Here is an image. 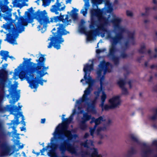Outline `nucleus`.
Instances as JSON below:
<instances>
[{
    "label": "nucleus",
    "mask_w": 157,
    "mask_h": 157,
    "mask_svg": "<svg viewBox=\"0 0 157 157\" xmlns=\"http://www.w3.org/2000/svg\"><path fill=\"white\" fill-rule=\"evenodd\" d=\"M91 25L90 26L91 30L87 32L86 41L93 40L96 39V37L93 38V31L100 34L102 37L106 36L107 39H110L111 45L110 46L109 56L114 62L115 64L118 63L119 58L114 56L117 50L116 46L117 44L121 43L123 39L122 33L128 32L125 27L122 26L121 23L122 21L121 18L118 17H114L111 21L113 28V32L114 34V36H112L111 33L107 31V26L109 23V19L110 16L109 15L107 17L102 13L100 9H92L90 11Z\"/></svg>",
    "instance_id": "obj_1"
},
{
    "label": "nucleus",
    "mask_w": 157,
    "mask_h": 157,
    "mask_svg": "<svg viewBox=\"0 0 157 157\" xmlns=\"http://www.w3.org/2000/svg\"><path fill=\"white\" fill-rule=\"evenodd\" d=\"M16 13V12H15L13 14L15 16L14 20H13L11 17L12 16L11 13H8L7 15H4L3 17V18L5 20L10 21L9 23L7 22L3 25V28L9 32L6 34V37L4 41H7L13 44H17L15 39L18 36V33H21L24 31L25 27L22 25L26 26L29 23V8L25 12V17L21 16L19 18Z\"/></svg>",
    "instance_id": "obj_2"
},
{
    "label": "nucleus",
    "mask_w": 157,
    "mask_h": 157,
    "mask_svg": "<svg viewBox=\"0 0 157 157\" xmlns=\"http://www.w3.org/2000/svg\"><path fill=\"white\" fill-rule=\"evenodd\" d=\"M39 59L36 60L37 63L30 62V87L32 89H34V92L36 90L38 86L36 83L34 84V82L36 78V77L34 78V74L35 75L36 74L37 76L43 77L48 74L46 71L48 69V67L45 66L46 60L45 55L40 53L39 54Z\"/></svg>",
    "instance_id": "obj_3"
},
{
    "label": "nucleus",
    "mask_w": 157,
    "mask_h": 157,
    "mask_svg": "<svg viewBox=\"0 0 157 157\" xmlns=\"http://www.w3.org/2000/svg\"><path fill=\"white\" fill-rule=\"evenodd\" d=\"M60 17L57 16L49 18L45 10L40 11L38 10L36 11L32 7L30 8V19H36L37 21L40 24L37 28L42 33L46 30L47 24L51 22H57L60 20Z\"/></svg>",
    "instance_id": "obj_4"
},
{
    "label": "nucleus",
    "mask_w": 157,
    "mask_h": 157,
    "mask_svg": "<svg viewBox=\"0 0 157 157\" xmlns=\"http://www.w3.org/2000/svg\"><path fill=\"white\" fill-rule=\"evenodd\" d=\"M72 120L73 117L72 116H71L69 118L66 119L64 122L59 124L56 127L53 134V137L51 140L52 147L53 145L52 143L54 141L65 140L66 138L68 140L73 139L75 140L78 138L77 135L75 134L72 136L70 131L66 130L67 128V124H70Z\"/></svg>",
    "instance_id": "obj_5"
},
{
    "label": "nucleus",
    "mask_w": 157,
    "mask_h": 157,
    "mask_svg": "<svg viewBox=\"0 0 157 157\" xmlns=\"http://www.w3.org/2000/svg\"><path fill=\"white\" fill-rule=\"evenodd\" d=\"M112 67V65L109 63L107 62L106 63L105 61H103L101 62L99 65L97 71V78L100 81L101 86L100 88H98V91L96 92H99V94L101 91L102 92V95L101 97V104L100 105V106H103L104 105L105 101L107 98L106 95L104 91V84L103 81L105 79L104 75L107 72H110L111 71V70H108V68Z\"/></svg>",
    "instance_id": "obj_6"
},
{
    "label": "nucleus",
    "mask_w": 157,
    "mask_h": 157,
    "mask_svg": "<svg viewBox=\"0 0 157 157\" xmlns=\"http://www.w3.org/2000/svg\"><path fill=\"white\" fill-rule=\"evenodd\" d=\"M56 26H58L57 28V31L56 33H54L53 35L48 39L51 42L48 46V48H51L52 46V43H54V47L57 49L60 48V44L64 41L63 39L62 38L63 35H67L69 33V32L66 31L65 29V26L63 24L56 25Z\"/></svg>",
    "instance_id": "obj_7"
},
{
    "label": "nucleus",
    "mask_w": 157,
    "mask_h": 157,
    "mask_svg": "<svg viewBox=\"0 0 157 157\" xmlns=\"http://www.w3.org/2000/svg\"><path fill=\"white\" fill-rule=\"evenodd\" d=\"M23 59L22 63L15 69L14 75H18L21 80L26 79L29 84V59L27 60L25 58Z\"/></svg>",
    "instance_id": "obj_8"
},
{
    "label": "nucleus",
    "mask_w": 157,
    "mask_h": 157,
    "mask_svg": "<svg viewBox=\"0 0 157 157\" xmlns=\"http://www.w3.org/2000/svg\"><path fill=\"white\" fill-rule=\"evenodd\" d=\"M6 134L3 129L1 122H0V157H4L9 153L10 149L8 145L5 140Z\"/></svg>",
    "instance_id": "obj_9"
},
{
    "label": "nucleus",
    "mask_w": 157,
    "mask_h": 157,
    "mask_svg": "<svg viewBox=\"0 0 157 157\" xmlns=\"http://www.w3.org/2000/svg\"><path fill=\"white\" fill-rule=\"evenodd\" d=\"M86 83H83V85L88 84L89 86L84 91V94L83 95L82 98L79 100H77L76 101V104L75 105V108L77 107L78 110L80 109V105L81 104L84 102L87 103L89 101V99L87 97V95H89L91 90H93L92 87L93 86L94 82L95 80L88 81V82L86 81Z\"/></svg>",
    "instance_id": "obj_10"
},
{
    "label": "nucleus",
    "mask_w": 157,
    "mask_h": 157,
    "mask_svg": "<svg viewBox=\"0 0 157 157\" xmlns=\"http://www.w3.org/2000/svg\"><path fill=\"white\" fill-rule=\"evenodd\" d=\"M91 63L90 64H86L84 65L83 71L85 73V75L84 76V79L81 80V82H82L84 80L87 81L94 80L92 79L91 77L90 76V74L91 71L93 70V61L91 60Z\"/></svg>",
    "instance_id": "obj_11"
},
{
    "label": "nucleus",
    "mask_w": 157,
    "mask_h": 157,
    "mask_svg": "<svg viewBox=\"0 0 157 157\" xmlns=\"http://www.w3.org/2000/svg\"><path fill=\"white\" fill-rule=\"evenodd\" d=\"M19 115L18 113L17 114L13 113H12L14 115V120L11 121L10 123L8 124L9 125H11L12 124L15 125V124L18 125L21 122L24 125H25V122L24 121L25 119L24 116L22 114V112H19Z\"/></svg>",
    "instance_id": "obj_12"
},
{
    "label": "nucleus",
    "mask_w": 157,
    "mask_h": 157,
    "mask_svg": "<svg viewBox=\"0 0 157 157\" xmlns=\"http://www.w3.org/2000/svg\"><path fill=\"white\" fill-rule=\"evenodd\" d=\"M94 94L96 96L94 99L91 103L87 104L88 106L87 111L90 112L93 114H95L97 113V111L95 106L96 102V101L99 97V92H95Z\"/></svg>",
    "instance_id": "obj_13"
},
{
    "label": "nucleus",
    "mask_w": 157,
    "mask_h": 157,
    "mask_svg": "<svg viewBox=\"0 0 157 157\" xmlns=\"http://www.w3.org/2000/svg\"><path fill=\"white\" fill-rule=\"evenodd\" d=\"M65 8V5L62 2L60 3L56 2L54 5L52 6L50 10L52 12L55 13L56 14L58 15L59 14L58 11H63L64 10Z\"/></svg>",
    "instance_id": "obj_14"
},
{
    "label": "nucleus",
    "mask_w": 157,
    "mask_h": 157,
    "mask_svg": "<svg viewBox=\"0 0 157 157\" xmlns=\"http://www.w3.org/2000/svg\"><path fill=\"white\" fill-rule=\"evenodd\" d=\"M16 89V87H15L14 85H12L9 91L10 92V94L11 96V97L12 98V100H10V103L11 104H14L16 101H18L19 98V96H18L16 98V93L15 92V89Z\"/></svg>",
    "instance_id": "obj_15"
},
{
    "label": "nucleus",
    "mask_w": 157,
    "mask_h": 157,
    "mask_svg": "<svg viewBox=\"0 0 157 157\" xmlns=\"http://www.w3.org/2000/svg\"><path fill=\"white\" fill-rule=\"evenodd\" d=\"M109 102L114 109L119 107L121 105V101L119 97L116 96L110 99Z\"/></svg>",
    "instance_id": "obj_16"
},
{
    "label": "nucleus",
    "mask_w": 157,
    "mask_h": 157,
    "mask_svg": "<svg viewBox=\"0 0 157 157\" xmlns=\"http://www.w3.org/2000/svg\"><path fill=\"white\" fill-rule=\"evenodd\" d=\"M2 102L0 104V112H4L6 111H10L11 112H13L17 109V107L11 105H7L6 107H3L2 105Z\"/></svg>",
    "instance_id": "obj_17"
},
{
    "label": "nucleus",
    "mask_w": 157,
    "mask_h": 157,
    "mask_svg": "<svg viewBox=\"0 0 157 157\" xmlns=\"http://www.w3.org/2000/svg\"><path fill=\"white\" fill-rule=\"evenodd\" d=\"M66 149L68 151L72 154H76V149L70 145L66 147L65 144H62L59 147L60 150L62 152L65 151Z\"/></svg>",
    "instance_id": "obj_18"
},
{
    "label": "nucleus",
    "mask_w": 157,
    "mask_h": 157,
    "mask_svg": "<svg viewBox=\"0 0 157 157\" xmlns=\"http://www.w3.org/2000/svg\"><path fill=\"white\" fill-rule=\"evenodd\" d=\"M117 84L122 89V94L126 95H128V92L127 89L124 86V85L125 84V81L122 79H120L118 81Z\"/></svg>",
    "instance_id": "obj_19"
},
{
    "label": "nucleus",
    "mask_w": 157,
    "mask_h": 157,
    "mask_svg": "<svg viewBox=\"0 0 157 157\" xmlns=\"http://www.w3.org/2000/svg\"><path fill=\"white\" fill-rule=\"evenodd\" d=\"M85 4L84 8L81 11V13L84 16H86L87 13V10L89 9L90 5L89 0H84Z\"/></svg>",
    "instance_id": "obj_20"
},
{
    "label": "nucleus",
    "mask_w": 157,
    "mask_h": 157,
    "mask_svg": "<svg viewBox=\"0 0 157 157\" xmlns=\"http://www.w3.org/2000/svg\"><path fill=\"white\" fill-rule=\"evenodd\" d=\"M143 147L142 148L141 155L142 157H147L148 153L150 152V150L148 148V146L145 143H143Z\"/></svg>",
    "instance_id": "obj_21"
},
{
    "label": "nucleus",
    "mask_w": 157,
    "mask_h": 157,
    "mask_svg": "<svg viewBox=\"0 0 157 157\" xmlns=\"http://www.w3.org/2000/svg\"><path fill=\"white\" fill-rule=\"evenodd\" d=\"M137 151L133 147H130L127 151V153L125 157H131L132 155L136 153Z\"/></svg>",
    "instance_id": "obj_22"
},
{
    "label": "nucleus",
    "mask_w": 157,
    "mask_h": 157,
    "mask_svg": "<svg viewBox=\"0 0 157 157\" xmlns=\"http://www.w3.org/2000/svg\"><path fill=\"white\" fill-rule=\"evenodd\" d=\"M63 21L64 24H62L63 25L65 26V27L66 25H67L70 24L71 23V17H70V16L67 15H65V17L63 19Z\"/></svg>",
    "instance_id": "obj_23"
},
{
    "label": "nucleus",
    "mask_w": 157,
    "mask_h": 157,
    "mask_svg": "<svg viewBox=\"0 0 157 157\" xmlns=\"http://www.w3.org/2000/svg\"><path fill=\"white\" fill-rule=\"evenodd\" d=\"M92 116L91 115L87 113H83V116L81 117V121L86 122L91 119Z\"/></svg>",
    "instance_id": "obj_24"
},
{
    "label": "nucleus",
    "mask_w": 157,
    "mask_h": 157,
    "mask_svg": "<svg viewBox=\"0 0 157 157\" xmlns=\"http://www.w3.org/2000/svg\"><path fill=\"white\" fill-rule=\"evenodd\" d=\"M91 150L92 152L91 155V157H102L101 154H98L97 149L93 148L91 149Z\"/></svg>",
    "instance_id": "obj_25"
},
{
    "label": "nucleus",
    "mask_w": 157,
    "mask_h": 157,
    "mask_svg": "<svg viewBox=\"0 0 157 157\" xmlns=\"http://www.w3.org/2000/svg\"><path fill=\"white\" fill-rule=\"evenodd\" d=\"M105 120V118L104 116H101L96 119H95L94 121L95 124V125L97 126V125L100 124L102 122Z\"/></svg>",
    "instance_id": "obj_26"
},
{
    "label": "nucleus",
    "mask_w": 157,
    "mask_h": 157,
    "mask_svg": "<svg viewBox=\"0 0 157 157\" xmlns=\"http://www.w3.org/2000/svg\"><path fill=\"white\" fill-rule=\"evenodd\" d=\"M86 123L81 121H80L79 124V127L81 130L85 131L86 129L87 128V125Z\"/></svg>",
    "instance_id": "obj_27"
},
{
    "label": "nucleus",
    "mask_w": 157,
    "mask_h": 157,
    "mask_svg": "<svg viewBox=\"0 0 157 157\" xmlns=\"http://www.w3.org/2000/svg\"><path fill=\"white\" fill-rule=\"evenodd\" d=\"M81 145L85 147L88 148L90 146L93 145V143L91 140H87L84 143H82Z\"/></svg>",
    "instance_id": "obj_28"
},
{
    "label": "nucleus",
    "mask_w": 157,
    "mask_h": 157,
    "mask_svg": "<svg viewBox=\"0 0 157 157\" xmlns=\"http://www.w3.org/2000/svg\"><path fill=\"white\" fill-rule=\"evenodd\" d=\"M9 52L7 51H1L0 53V55L1 56L3 57L5 60L6 61L7 58L8 57V54Z\"/></svg>",
    "instance_id": "obj_29"
},
{
    "label": "nucleus",
    "mask_w": 157,
    "mask_h": 157,
    "mask_svg": "<svg viewBox=\"0 0 157 157\" xmlns=\"http://www.w3.org/2000/svg\"><path fill=\"white\" fill-rule=\"evenodd\" d=\"M3 84L0 81V88L1 86H3ZM3 90L0 89V104L2 103L3 98Z\"/></svg>",
    "instance_id": "obj_30"
},
{
    "label": "nucleus",
    "mask_w": 157,
    "mask_h": 157,
    "mask_svg": "<svg viewBox=\"0 0 157 157\" xmlns=\"http://www.w3.org/2000/svg\"><path fill=\"white\" fill-rule=\"evenodd\" d=\"M103 0H91V2L93 3V6L94 7L95 6H97L98 7L97 5L101 4L102 3Z\"/></svg>",
    "instance_id": "obj_31"
},
{
    "label": "nucleus",
    "mask_w": 157,
    "mask_h": 157,
    "mask_svg": "<svg viewBox=\"0 0 157 157\" xmlns=\"http://www.w3.org/2000/svg\"><path fill=\"white\" fill-rule=\"evenodd\" d=\"M101 107L102 110H108L110 109H114L112 105L110 104V105H105L103 106H101Z\"/></svg>",
    "instance_id": "obj_32"
},
{
    "label": "nucleus",
    "mask_w": 157,
    "mask_h": 157,
    "mask_svg": "<svg viewBox=\"0 0 157 157\" xmlns=\"http://www.w3.org/2000/svg\"><path fill=\"white\" fill-rule=\"evenodd\" d=\"M43 2V6L45 7L49 6L52 1L54 0H42Z\"/></svg>",
    "instance_id": "obj_33"
},
{
    "label": "nucleus",
    "mask_w": 157,
    "mask_h": 157,
    "mask_svg": "<svg viewBox=\"0 0 157 157\" xmlns=\"http://www.w3.org/2000/svg\"><path fill=\"white\" fill-rule=\"evenodd\" d=\"M131 139L135 142H137L138 143H140V142L138 139L137 137L134 134H131L130 136Z\"/></svg>",
    "instance_id": "obj_34"
},
{
    "label": "nucleus",
    "mask_w": 157,
    "mask_h": 157,
    "mask_svg": "<svg viewBox=\"0 0 157 157\" xmlns=\"http://www.w3.org/2000/svg\"><path fill=\"white\" fill-rule=\"evenodd\" d=\"M106 130V127L105 126L103 127H99L98 128L96 131V133L97 134H99L100 132L102 131H105Z\"/></svg>",
    "instance_id": "obj_35"
},
{
    "label": "nucleus",
    "mask_w": 157,
    "mask_h": 157,
    "mask_svg": "<svg viewBox=\"0 0 157 157\" xmlns=\"http://www.w3.org/2000/svg\"><path fill=\"white\" fill-rule=\"evenodd\" d=\"M34 78H35V77H36V78H35V81H34V85H35V84H37L38 85V86H39V85H38V82H37V79L39 78H40V79L41 80H42V81H43V82H46L47 81L46 80H43L42 79V77H41L40 76H37V75H36H36H35L34 74Z\"/></svg>",
    "instance_id": "obj_36"
},
{
    "label": "nucleus",
    "mask_w": 157,
    "mask_h": 157,
    "mask_svg": "<svg viewBox=\"0 0 157 157\" xmlns=\"http://www.w3.org/2000/svg\"><path fill=\"white\" fill-rule=\"evenodd\" d=\"M129 46V44L128 43V42L127 41H125L124 42V44L122 45L121 48L122 50H123L126 49L128 48Z\"/></svg>",
    "instance_id": "obj_37"
},
{
    "label": "nucleus",
    "mask_w": 157,
    "mask_h": 157,
    "mask_svg": "<svg viewBox=\"0 0 157 157\" xmlns=\"http://www.w3.org/2000/svg\"><path fill=\"white\" fill-rule=\"evenodd\" d=\"M96 128V126L95 125L94 128H90L89 132L90 133L91 136L93 137H94V134Z\"/></svg>",
    "instance_id": "obj_38"
},
{
    "label": "nucleus",
    "mask_w": 157,
    "mask_h": 157,
    "mask_svg": "<svg viewBox=\"0 0 157 157\" xmlns=\"http://www.w3.org/2000/svg\"><path fill=\"white\" fill-rule=\"evenodd\" d=\"M134 33L130 32L128 33V37L129 40L131 41L134 38Z\"/></svg>",
    "instance_id": "obj_39"
},
{
    "label": "nucleus",
    "mask_w": 157,
    "mask_h": 157,
    "mask_svg": "<svg viewBox=\"0 0 157 157\" xmlns=\"http://www.w3.org/2000/svg\"><path fill=\"white\" fill-rule=\"evenodd\" d=\"M112 121L110 119H108L106 123L105 124L104 126H105L107 128L111 124Z\"/></svg>",
    "instance_id": "obj_40"
},
{
    "label": "nucleus",
    "mask_w": 157,
    "mask_h": 157,
    "mask_svg": "<svg viewBox=\"0 0 157 157\" xmlns=\"http://www.w3.org/2000/svg\"><path fill=\"white\" fill-rule=\"evenodd\" d=\"M128 56L124 52H121L119 57L120 58H123L124 59L127 58Z\"/></svg>",
    "instance_id": "obj_41"
},
{
    "label": "nucleus",
    "mask_w": 157,
    "mask_h": 157,
    "mask_svg": "<svg viewBox=\"0 0 157 157\" xmlns=\"http://www.w3.org/2000/svg\"><path fill=\"white\" fill-rule=\"evenodd\" d=\"M126 14L128 16L130 17H132L133 15V13L132 11L129 10L126 11Z\"/></svg>",
    "instance_id": "obj_42"
},
{
    "label": "nucleus",
    "mask_w": 157,
    "mask_h": 157,
    "mask_svg": "<svg viewBox=\"0 0 157 157\" xmlns=\"http://www.w3.org/2000/svg\"><path fill=\"white\" fill-rule=\"evenodd\" d=\"M150 118L153 120L157 119V114L155 113Z\"/></svg>",
    "instance_id": "obj_43"
},
{
    "label": "nucleus",
    "mask_w": 157,
    "mask_h": 157,
    "mask_svg": "<svg viewBox=\"0 0 157 157\" xmlns=\"http://www.w3.org/2000/svg\"><path fill=\"white\" fill-rule=\"evenodd\" d=\"M108 8L109 10V11H108V12L109 13L111 12L113 10V9L112 8V6H111V4H110V5H109V2H108Z\"/></svg>",
    "instance_id": "obj_44"
},
{
    "label": "nucleus",
    "mask_w": 157,
    "mask_h": 157,
    "mask_svg": "<svg viewBox=\"0 0 157 157\" xmlns=\"http://www.w3.org/2000/svg\"><path fill=\"white\" fill-rule=\"evenodd\" d=\"M28 0H14V2L16 4H18L19 2H22L23 1L27 2Z\"/></svg>",
    "instance_id": "obj_45"
},
{
    "label": "nucleus",
    "mask_w": 157,
    "mask_h": 157,
    "mask_svg": "<svg viewBox=\"0 0 157 157\" xmlns=\"http://www.w3.org/2000/svg\"><path fill=\"white\" fill-rule=\"evenodd\" d=\"M153 2L154 4L157 5V6H155L153 8V9L154 10H157V1L156 0H153Z\"/></svg>",
    "instance_id": "obj_46"
},
{
    "label": "nucleus",
    "mask_w": 157,
    "mask_h": 157,
    "mask_svg": "<svg viewBox=\"0 0 157 157\" xmlns=\"http://www.w3.org/2000/svg\"><path fill=\"white\" fill-rule=\"evenodd\" d=\"M145 46L144 44L142 45L141 46V49L140 50V52L141 53H143V50H144V49H145Z\"/></svg>",
    "instance_id": "obj_47"
},
{
    "label": "nucleus",
    "mask_w": 157,
    "mask_h": 157,
    "mask_svg": "<svg viewBox=\"0 0 157 157\" xmlns=\"http://www.w3.org/2000/svg\"><path fill=\"white\" fill-rule=\"evenodd\" d=\"M12 128H13V129L14 130V134L16 135H19V134L17 133V130L16 129V127L14 126H13L12 127Z\"/></svg>",
    "instance_id": "obj_48"
},
{
    "label": "nucleus",
    "mask_w": 157,
    "mask_h": 157,
    "mask_svg": "<svg viewBox=\"0 0 157 157\" xmlns=\"http://www.w3.org/2000/svg\"><path fill=\"white\" fill-rule=\"evenodd\" d=\"M97 135H98L101 139H103L105 137L107 136L106 135H102L101 133H99V134H97Z\"/></svg>",
    "instance_id": "obj_49"
},
{
    "label": "nucleus",
    "mask_w": 157,
    "mask_h": 157,
    "mask_svg": "<svg viewBox=\"0 0 157 157\" xmlns=\"http://www.w3.org/2000/svg\"><path fill=\"white\" fill-rule=\"evenodd\" d=\"M6 71L5 70H2L1 71H0V76L6 74Z\"/></svg>",
    "instance_id": "obj_50"
},
{
    "label": "nucleus",
    "mask_w": 157,
    "mask_h": 157,
    "mask_svg": "<svg viewBox=\"0 0 157 157\" xmlns=\"http://www.w3.org/2000/svg\"><path fill=\"white\" fill-rule=\"evenodd\" d=\"M72 17L74 18L75 19H77L78 17V14L77 13H75L72 15Z\"/></svg>",
    "instance_id": "obj_51"
},
{
    "label": "nucleus",
    "mask_w": 157,
    "mask_h": 157,
    "mask_svg": "<svg viewBox=\"0 0 157 157\" xmlns=\"http://www.w3.org/2000/svg\"><path fill=\"white\" fill-rule=\"evenodd\" d=\"M152 90L154 92L157 91V85L153 87Z\"/></svg>",
    "instance_id": "obj_52"
},
{
    "label": "nucleus",
    "mask_w": 157,
    "mask_h": 157,
    "mask_svg": "<svg viewBox=\"0 0 157 157\" xmlns=\"http://www.w3.org/2000/svg\"><path fill=\"white\" fill-rule=\"evenodd\" d=\"M46 151V149L45 148H43V149L42 150H40V152L41 153V155H43L44 154L43 153L44 151Z\"/></svg>",
    "instance_id": "obj_53"
},
{
    "label": "nucleus",
    "mask_w": 157,
    "mask_h": 157,
    "mask_svg": "<svg viewBox=\"0 0 157 157\" xmlns=\"http://www.w3.org/2000/svg\"><path fill=\"white\" fill-rule=\"evenodd\" d=\"M90 135L88 133H85L84 136V138H88L89 136Z\"/></svg>",
    "instance_id": "obj_54"
},
{
    "label": "nucleus",
    "mask_w": 157,
    "mask_h": 157,
    "mask_svg": "<svg viewBox=\"0 0 157 157\" xmlns=\"http://www.w3.org/2000/svg\"><path fill=\"white\" fill-rule=\"evenodd\" d=\"M72 0H67L66 1V4H71V3Z\"/></svg>",
    "instance_id": "obj_55"
},
{
    "label": "nucleus",
    "mask_w": 157,
    "mask_h": 157,
    "mask_svg": "<svg viewBox=\"0 0 157 157\" xmlns=\"http://www.w3.org/2000/svg\"><path fill=\"white\" fill-rule=\"evenodd\" d=\"M75 112H76V110H75V109L73 110V113H72V114L71 116H72V117H73V115L75 113Z\"/></svg>",
    "instance_id": "obj_56"
},
{
    "label": "nucleus",
    "mask_w": 157,
    "mask_h": 157,
    "mask_svg": "<svg viewBox=\"0 0 157 157\" xmlns=\"http://www.w3.org/2000/svg\"><path fill=\"white\" fill-rule=\"evenodd\" d=\"M92 118V120L90 122V123L91 124L92 123L94 122V121L95 120V118L94 117H92V118Z\"/></svg>",
    "instance_id": "obj_57"
},
{
    "label": "nucleus",
    "mask_w": 157,
    "mask_h": 157,
    "mask_svg": "<svg viewBox=\"0 0 157 157\" xmlns=\"http://www.w3.org/2000/svg\"><path fill=\"white\" fill-rule=\"evenodd\" d=\"M45 118L42 119L41 120V123L44 124L45 123Z\"/></svg>",
    "instance_id": "obj_58"
},
{
    "label": "nucleus",
    "mask_w": 157,
    "mask_h": 157,
    "mask_svg": "<svg viewBox=\"0 0 157 157\" xmlns=\"http://www.w3.org/2000/svg\"><path fill=\"white\" fill-rule=\"evenodd\" d=\"M149 22V20L147 19H146L144 20V23L145 24H147Z\"/></svg>",
    "instance_id": "obj_59"
},
{
    "label": "nucleus",
    "mask_w": 157,
    "mask_h": 157,
    "mask_svg": "<svg viewBox=\"0 0 157 157\" xmlns=\"http://www.w3.org/2000/svg\"><path fill=\"white\" fill-rule=\"evenodd\" d=\"M150 9L148 7H146L145 8L146 13H147L148 11L150 10Z\"/></svg>",
    "instance_id": "obj_60"
},
{
    "label": "nucleus",
    "mask_w": 157,
    "mask_h": 157,
    "mask_svg": "<svg viewBox=\"0 0 157 157\" xmlns=\"http://www.w3.org/2000/svg\"><path fill=\"white\" fill-rule=\"evenodd\" d=\"M131 83H132V81H129L128 82V83L129 84V87L130 88H131V87H132L131 86Z\"/></svg>",
    "instance_id": "obj_61"
},
{
    "label": "nucleus",
    "mask_w": 157,
    "mask_h": 157,
    "mask_svg": "<svg viewBox=\"0 0 157 157\" xmlns=\"http://www.w3.org/2000/svg\"><path fill=\"white\" fill-rule=\"evenodd\" d=\"M147 15V13H146V12L145 13H141V15L142 16H146Z\"/></svg>",
    "instance_id": "obj_62"
},
{
    "label": "nucleus",
    "mask_w": 157,
    "mask_h": 157,
    "mask_svg": "<svg viewBox=\"0 0 157 157\" xmlns=\"http://www.w3.org/2000/svg\"><path fill=\"white\" fill-rule=\"evenodd\" d=\"M16 142H17V143H16V144L17 145H20V141L19 140H17L16 141Z\"/></svg>",
    "instance_id": "obj_63"
},
{
    "label": "nucleus",
    "mask_w": 157,
    "mask_h": 157,
    "mask_svg": "<svg viewBox=\"0 0 157 157\" xmlns=\"http://www.w3.org/2000/svg\"><path fill=\"white\" fill-rule=\"evenodd\" d=\"M97 53H99L101 52V51L100 50L98 49L96 51Z\"/></svg>",
    "instance_id": "obj_64"
}]
</instances>
